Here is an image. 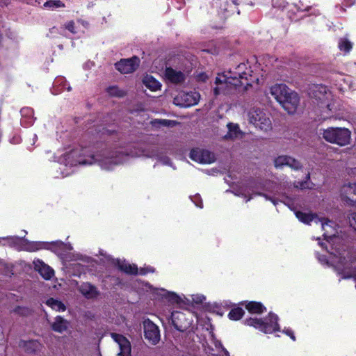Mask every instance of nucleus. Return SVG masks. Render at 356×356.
Listing matches in <instances>:
<instances>
[{"label":"nucleus","mask_w":356,"mask_h":356,"mask_svg":"<svg viewBox=\"0 0 356 356\" xmlns=\"http://www.w3.org/2000/svg\"><path fill=\"white\" fill-rule=\"evenodd\" d=\"M295 214L297 218L305 224L314 222L316 225L320 226L323 231V236L325 240V243L320 245L333 256L332 262L336 264L338 270H341V266L348 264L351 257L350 252L343 238L337 235V225L334 222L320 218L311 213L296 211Z\"/></svg>","instance_id":"obj_1"},{"label":"nucleus","mask_w":356,"mask_h":356,"mask_svg":"<svg viewBox=\"0 0 356 356\" xmlns=\"http://www.w3.org/2000/svg\"><path fill=\"white\" fill-rule=\"evenodd\" d=\"M88 150L86 149H73L65 155V159L67 165H76V164H92L97 162L100 167L106 170H112L115 166L122 163L126 161L127 156L131 154L132 156H145L147 157H154L157 156V151L153 148H149L139 152L125 153L122 150L116 151L110 156H86Z\"/></svg>","instance_id":"obj_2"},{"label":"nucleus","mask_w":356,"mask_h":356,"mask_svg":"<svg viewBox=\"0 0 356 356\" xmlns=\"http://www.w3.org/2000/svg\"><path fill=\"white\" fill-rule=\"evenodd\" d=\"M246 65L241 63L238 65L236 71L229 72L228 75H219L216 78V87L213 89L215 95L220 93L228 92L232 87H236L243 84L242 80L248 79V73L245 72Z\"/></svg>","instance_id":"obj_3"},{"label":"nucleus","mask_w":356,"mask_h":356,"mask_svg":"<svg viewBox=\"0 0 356 356\" xmlns=\"http://www.w3.org/2000/svg\"><path fill=\"white\" fill-rule=\"evenodd\" d=\"M320 134L327 142L339 146H346L350 144L351 140V132L346 128L329 127L320 130Z\"/></svg>","instance_id":"obj_4"},{"label":"nucleus","mask_w":356,"mask_h":356,"mask_svg":"<svg viewBox=\"0 0 356 356\" xmlns=\"http://www.w3.org/2000/svg\"><path fill=\"white\" fill-rule=\"evenodd\" d=\"M248 120L255 127L267 131L272 128L271 120L268 113L263 110L253 108L248 112Z\"/></svg>","instance_id":"obj_5"},{"label":"nucleus","mask_w":356,"mask_h":356,"mask_svg":"<svg viewBox=\"0 0 356 356\" xmlns=\"http://www.w3.org/2000/svg\"><path fill=\"white\" fill-rule=\"evenodd\" d=\"M313 95L316 104L324 110L325 113L332 111L334 108L332 95L325 86H315Z\"/></svg>","instance_id":"obj_6"},{"label":"nucleus","mask_w":356,"mask_h":356,"mask_svg":"<svg viewBox=\"0 0 356 356\" xmlns=\"http://www.w3.org/2000/svg\"><path fill=\"white\" fill-rule=\"evenodd\" d=\"M277 319L276 315L270 314L268 316L269 321H264L257 318H250L245 320V323L247 325L253 326L264 333H272L279 330Z\"/></svg>","instance_id":"obj_7"},{"label":"nucleus","mask_w":356,"mask_h":356,"mask_svg":"<svg viewBox=\"0 0 356 356\" xmlns=\"http://www.w3.org/2000/svg\"><path fill=\"white\" fill-rule=\"evenodd\" d=\"M2 239L7 241L10 245H13L20 243V250L28 252H35L44 248V244L42 242L29 241L17 236H8L2 238Z\"/></svg>","instance_id":"obj_8"},{"label":"nucleus","mask_w":356,"mask_h":356,"mask_svg":"<svg viewBox=\"0 0 356 356\" xmlns=\"http://www.w3.org/2000/svg\"><path fill=\"white\" fill-rule=\"evenodd\" d=\"M200 95L197 92H180L174 98L173 102L180 107H189L197 104Z\"/></svg>","instance_id":"obj_9"},{"label":"nucleus","mask_w":356,"mask_h":356,"mask_svg":"<svg viewBox=\"0 0 356 356\" xmlns=\"http://www.w3.org/2000/svg\"><path fill=\"white\" fill-rule=\"evenodd\" d=\"M339 196L346 204L356 205V182L343 184L340 188Z\"/></svg>","instance_id":"obj_10"},{"label":"nucleus","mask_w":356,"mask_h":356,"mask_svg":"<svg viewBox=\"0 0 356 356\" xmlns=\"http://www.w3.org/2000/svg\"><path fill=\"white\" fill-rule=\"evenodd\" d=\"M144 335L149 343L156 345L160 341V332L158 326L149 319L143 322Z\"/></svg>","instance_id":"obj_11"},{"label":"nucleus","mask_w":356,"mask_h":356,"mask_svg":"<svg viewBox=\"0 0 356 356\" xmlns=\"http://www.w3.org/2000/svg\"><path fill=\"white\" fill-rule=\"evenodd\" d=\"M139 65L140 59L136 56H134L130 58L121 59L115 63V67L122 74H129L136 71Z\"/></svg>","instance_id":"obj_12"},{"label":"nucleus","mask_w":356,"mask_h":356,"mask_svg":"<svg viewBox=\"0 0 356 356\" xmlns=\"http://www.w3.org/2000/svg\"><path fill=\"white\" fill-rule=\"evenodd\" d=\"M192 160L202 164H209L215 161V156L208 150L202 149H193L190 153Z\"/></svg>","instance_id":"obj_13"},{"label":"nucleus","mask_w":356,"mask_h":356,"mask_svg":"<svg viewBox=\"0 0 356 356\" xmlns=\"http://www.w3.org/2000/svg\"><path fill=\"white\" fill-rule=\"evenodd\" d=\"M111 337L118 345L120 352L118 356H131V347L129 341L124 336L115 333H112Z\"/></svg>","instance_id":"obj_14"},{"label":"nucleus","mask_w":356,"mask_h":356,"mask_svg":"<svg viewBox=\"0 0 356 356\" xmlns=\"http://www.w3.org/2000/svg\"><path fill=\"white\" fill-rule=\"evenodd\" d=\"M283 101L280 103L284 109L289 114H293L298 108L299 104V97L296 92L292 90L289 92Z\"/></svg>","instance_id":"obj_15"},{"label":"nucleus","mask_w":356,"mask_h":356,"mask_svg":"<svg viewBox=\"0 0 356 356\" xmlns=\"http://www.w3.org/2000/svg\"><path fill=\"white\" fill-rule=\"evenodd\" d=\"M274 165L275 168H282L287 165L293 170H299L302 165L300 162L295 159L289 156H279L274 160Z\"/></svg>","instance_id":"obj_16"},{"label":"nucleus","mask_w":356,"mask_h":356,"mask_svg":"<svg viewBox=\"0 0 356 356\" xmlns=\"http://www.w3.org/2000/svg\"><path fill=\"white\" fill-rule=\"evenodd\" d=\"M33 267L47 280H50L54 275V270L39 259L33 261Z\"/></svg>","instance_id":"obj_17"},{"label":"nucleus","mask_w":356,"mask_h":356,"mask_svg":"<svg viewBox=\"0 0 356 356\" xmlns=\"http://www.w3.org/2000/svg\"><path fill=\"white\" fill-rule=\"evenodd\" d=\"M291 91V90L284 84H276L270 88L271 95L279 103H281L283 99H285L284 98L289 95Z\"/></svg>","instance_id":"obj_18"},{"label":"nucleus","mask_w":356,"mask_h":356,"mask_svg":"<svg viewBox=\"0 0 356 356\" xmlns=\"http://www.w3.org/2000/svg\"><path fill=\"white\" fill-rule=\"evenodd\" d=\"M165 79L173 83H180L185 80V75L181 71L168 67L165 71Z\"/></svg>","instance_id":"obj_19"},{"label":"nucleus","mask_w":356,"mask_h":356,"mask_svg":"<svg viewBox=\"0 0 356 356\" xmlns=\"http://www.w3.org/2000/svg\"><path fill=\"white\" fill-rule=\"evenodd\" d=\"M171 318L175 327L181 332L186 330L187 326L190 324L189 322L186 324L182 323V321L185 319V315L179 312H173L171 314Z\"/></svg>","instance_id":"obj_20"},{"label":"nucleus","mask_w":356,"mask_h":356,"mask_svg":"<svg viewBox=\"0 0 356 356\" xmlns=\"http://www.w3.org/2000/svg\"><path fill=\"white\" fill-rule=\"evenodd\" d=\"M69 325V321L60 316H57L51 324V329L58 333H63L67 331Z\"/></svg>","instance_id":"obj_21"},{"label":"nucleus","mask_w":356,"mask_h":356,"mask_svg":"<svg viewBox=\"0 0 356 356\" xmlns=\"http://www.w3.org/2000/svg\"><path fill=\"white\" fill-rule=\"evenodd\" d=\"M228 131L224 138L227 140H236L241 138L243 136V131L237 124L228 123L227 125Z\"/></svg>","instance_id":"obj_22"},{"label":"nucleus","mask_w":356,"mask_h":356,"mask_svg":"<svg viewBox=\"0 0 356 356\" xmlns=\"http://www.w3.org/2000/svg\"><path fill=\"white\" fill-rule=\"evenodd\" d=\"M80 291L86 298L91 299L97 298L99 292L97 289L89 283H83L80 286Z\"/></svg>","instance_id":"obj_23"},{"label":"nucleus","mask_w":356,"mask_h":356,"mask_svg":"<svg viewBox=\"0 0 356 356\" xmlns=\"http://www.w3.org/2000/svg\"><path fill=\"white\" fill-rule=\"evenodd\" d=\"M143 83L152 91L159 90L161 88L160 82L150 75H146L143 79Z\"/></svg>","instance_id":"obj_24"},{"label":"nucleus","mask_w":356,"mask_h":356,"mask_svg":"<svg viewBox=\"0 0 356 356\" xmlns=\"http://www.w3.org/2000/svg\"><path fill=\"white\" fill-rule=\"evenodd\" d=\"M118 268L126 273L136 275L138 273V268L136 265L130 264L124 261L117 260Z\"/></svg>","instance_id":"obj_25"},{"label":"nucleus","mask_w":356,"mask_h":356,"mask_svg":"<svg viewBox=\"0 0 356 356\" xmlns=\"http://www.w3.org/2000/svg\"><path fill=\"white\" fill-rule=\"evenodd\" d=\"M245 308L248 311L252 314H261L266 311L265 307H264L260 302H250L245 305Z\"/></svg>","instance_id":"obj_26"},{"label":"nucleus","mask_w":356,"mask_h":356,"mask_svg":"<svg viewBox=\"0 0 356 356\" xmlns=\"http://www.w3.org/2000/svg\"><path fill=\"white\" fill-rule=\"evenodd\" d=\"M46 304L57 312H64L66 309L65 305L62 302L54 298L48 299Z\"/></svg>","instance_id":"obj_27"},{"label":"nucleus","mask_w":356,"mask_h":356,"mask_svg":"<svg viewBox=\"0 0 356 356\" xmlns=\"http://www.w3.org/2000/svg\"><path fill=\"white\" fill-rule=\"evenodd\" d=\"M25 350L29 353H32L38 350L40 346V344L36 341H22L21 345Z\"/></svg>","instance_id":"obj_28"},{"label":"nucleus","mask_w":356,"mask_h":356,"mask_svg":"<svg viewBox=\"0 0 356 356\" xmlns=\"http://www.w3.org/2000/svg\"><path fill=\"white\" fill-rule=\"evenodd\" d=\"M107 93L111 97H122L127 92L117 86H111L106 89Z\"/></svg>","instance_id":"obj_29"},{"label":"nucleus","mask_w":356,"mask_h":356,"mask_svg":"<svg viewBox=\"0 0 356 356\" xmlns=\"http://www.w3.org/2000/svg\"><path fill=\"white\" fill-rule=\"evenodd\" d=\"M244 314V311L240 307L232 309L228 314L229 319L233 321L239 320Z\"/></svg>","instance_id":"obj_30"},{"label":"nucleus","mask_w":356,"mask_h":356,"mask_svg":"<svg viewBox=\"0 0 356 356\" xmlns=\"http://www.w3.org/2000/svg\"><path fill=\"white\" fill-rule=\"evenodd\" d=\"M339 273L343 279L353 278L356 281V270H347L345 268L341 270V272Z\"/></svg>","instance_id":"obj_31"},{"label":"nucleus","mask_w":356,"mask_h":356,"mask_svg":"<svg viewBox=\"0 0 356 356\" xmlns=\"http://www.w3.org/2000/svg\"><path fill=\"white\" fill-rule=\"evenodd\" d=\"M44 6L45 8H49L51 9H54L56 8L64 7V4L59 0H51L48 1L44 3Z\"/></svg>","instance_id":"obj_32"},{"label":"nucleus","mask_w":356,"mask_h":356,"mask_svg":"<svg viewBox=\"0 0 356 356\" xmlns=\"http://www.w3.org/2000/svg\"><path fill=\"white\" fill-rule=\"evenodd\" d=\"M350 227L356 232V211L351 212L348 216Z\"/></svg>","instance_id":"obj_33"},{"label":"nucleus","mask_w":356,"mask_h":356,"mask_svg":"<svg viewBox=\"0 0 356 356\" xmlns=\"http://www.w3.org/2000/svg\"><path fill=\"white\" fill-rule=\"evenodd\" d=\"M339 47L341 50H344L346 51H348L352 48L351 43L347 40H341Z\"/></svg>","instance_id":"obj_34"},{"label":"nucleus","mask_w":356,"mask_h":356,"mask_svg":"<svg viewBox=\"0 0 356 356\" xmlns=\"http://www.w3.org/2000/svg\"><path fill=\"white\" fill-rule=\"evenodd\" d=\"M155 124L164 127H172L176 122L175 121L168 120H156Z\"/></svg>","instance_id":"obj_35"},{"label":"nucleus","mask_w":356,"mask_h":356,"mask_svg":"<svg viewBox=\"0 0 356 356\" xmlns=\"http://www.w3.org/2000/svg\"><path fill=\"white\" fill-rule=\"evenodd\" d=\"M261 61L266 65V67H268L272 65L273 63L275 61V59L273 57L270 56H265L262 58Z\"/></svg>","instance_id":"obj_36"},{"label":"nucleus","mask_w":356,"mask_h":356,"mask_svg":"<svg viewBox=\"0 0 356 356\" xmlns=\"http://www.w3.org/2000/svg\"><path fill=\"white\" fill-rule=\"evenodd\" d=\"M294 186L298 188L305 189L309 188V184L307 181H302L294 184Z\"/></svg>","instance_id":"obj_37"},{"label":"nucleus","mask_w":356,"mask_h":356,"mask_svg":"<svg viewBox=\"0 0 356 356\" xmlns=\"http://www.w3.org/2000/svg\"><path fill=\"white\" fill-rule=\"evenodd\" d=\"M65 28L69 30L70 32L75 33L76 31L74 30V22H69L65 24Z\"/></svg>","instance_id":"obj_38"},{"label":"nucleus","mask_w":356,"mask_h":356,"mask_svg":"<svg viewBox=\"0 0 356 356\" xmlns=\"http://www.w3.org/2000/svg\"><path fill=\"white\" fill-rule=\"evenodd\" d=\"M192 300H193V301L195 302L196 303H201L205 300V298L203 296L196 295V296H193Z\"/></svg>","instance_id":"obj_39"},{"label":"nucleus","mask_w":356,"mask_h":356,"mask_svg":"<svg viewBox=\"0 0 356 356\" xmlns=\"http://www.w3.org/2000/svg\"><path fill=\"white\" fill-rule=\"evenodd\" d=\"M284 332L289 335L293 341H295V336L291 330H286Z\"/></svg>","instance_id":"obj_40"},{"label":"nucleus","mask_w":356,"mask_h":356,"mask_svg":"<svg viewBox=\"0 0 356 356\" xmlns=\"http://www.w3.org/2000/svg\"><path fill=\"white\" fill-rule=\"evenodd\" d=\"M257 195L264 196L266 200H269L272 201V202H273L275 205L276 204L275 201V200H272L271 198L268 197L266 195H264V194H262V193H257Z\"/></svg>","instance_id":"obj_41"},{"label":"nucleus","mask_w":356,"mask_h":356,"mask_svg":"<svg viewBox=\"0 0 356 356\" xmlns=\"http://www.w3.org/2000/svg\"><path fill=\"white\" fill-rule=\"evenodd\" d=\"M146 273H147V272H146V271H145L143 269H140V274L144 275V274H145Z\"/></svg>","instance_id":"obj_42"},{"label":"nucleus","mask_w":356,"mask_h":356,"mask_svg":"<svg viewBox=\"0 0 356 356\" xmlns=\"http://www.w3.org/2000/svg\"><path fill=\"white\" fill-rule=\"evenodd\" d=\"M328 117H329L328 113H327L325 115H324V116H323V118H328Z\"/></svg>","instance_id":"obj_43"},{"label":"nucleus","mask_w":356,"mask_h":356,"mask_svg":"<svg viewBox=\"0 0 356 356\" xmlns=\"http://www.w3.org/2000/svg\"><path fill=\"white\" fill-rule=\"evenodd\" d=\"M251 198H252L251 197H248V198L246 200V202L250 201V200H251Z\"/></svg>","instance_id":"obj_44"},{"label":"nucleus","mask_w":356,"mask_h":356,"mask_svg":"<svg viewBox=\"0 0 356 356\" xmlns=\"http://www.w3.org/2000/svg\"><path fill=\"white\" fill-rule=\"evenodd\" d=\"M307 179H309V174L307 175Z\"/></svg>","instance_id":"obj_45"}]
</instances>
